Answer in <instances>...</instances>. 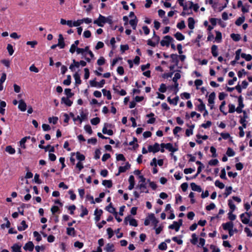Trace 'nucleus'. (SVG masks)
Here are the masks:
<instances>
[{
	"label": "nucleus",
	"mask_w": 252,
	"mask_h": 252,
	"mask_svg": "<svg viewBox=\"0 0 252 252\" xmlns=\"http://www.w3.org/2000/svg\"><path fill=\"white\" fill-rule=\"evenodd\" d=\"M94 24L97 25L99 27H103L105 24V17L99 14L98 18L94 21Z\"/></svg>",
	"instance_id": "1"
},
{
	"label": "nucleus",
	"mask_w": 252,
	"mask_h": 252,
	"mask_svg": "<svg viewBox=\"0 0 252 252\" xmlns=\"http://www.w3.org/2000/svg\"><path fill=\"white\" fill-rule=\"evenodd\" d=\"M164 39H162L160 42V45L161 46H167L169 47L170 42L174 41L173 38L170 35H166L163 37Z\"/></svg>",
	"instance_id": "2"
},
{
	"label": "nucleus",
	"mask_w": 252,
	"mask_h": 252,
	"mask_svg": "<svg viewBox=\"0 0 252 252\" xmlns=\"http://www.w3.org/2000/svg\"><path fill=\"white\" fill-rule=\"evenodd\" d=\"M148 149L149 152L156 153L160 150L159 144L158 143H155L154 145H149Z\"/></svg>",
	"instance_id": "3"
},
{
	"label": "nucleus",
	"mask_w": 252,
	"mask_h": 252,
	"mask_svg": "<svg viewBox=\"0 0 252 252\" xmlns=\"http://www.w3.org/2000/svg\"><path fill=\"white\" fill-rule=\"evenodd\" d=\"M216 98V94L215 92L211 93L209 96L208 99L209 104L210 106L211 109H213L214 108V104L215 103L214 100Z\"/></svg>",
	"instance_id": "4"
},
{
	"label": "nucleus",
	"mask_w": 252,
	"mask_h": 252,
	"mask_svg": "<svg viewBox=\"0 0 252 252\" xmlns=\"http://www.w3.org/2000/svg\"><path fill=\"white\" fill-rule=\"evenodd\" d=\"M57 45L61 49H63L65 47V44L64 41V38L62 34H60L59 35L58 43Z\"/></svg>",
	"instance_id": "5"
},
{
	"label": "nucleus",
	"mask_w": 252,
	"mask_h": 252,
	"mask_svg": "<svg viewBox=\"0 0 252 252\" xmlns=\"http://www.w3.org/2000/svg\"><path fill=\"white\" fill-rule=\"evenodd\" d=\"M34 246L32 241H29L23 247V249L25 251H29L30 252H32L33 250Z\"/></svg>",
	"instance_id": "6"
},
{
	"label": "nucleus",
	"mask_w": 252,
	"mask_h": 252,
	"mask_svg": "<svg viewBox=\"0 0 252 252\" xmlns=\"http://www.w3.org/2000/svg\"><path fill=\"white\" fill-rule=\"evenodd\" d=\"M18 108L20 111L22 112H24L26 110L27 104L23 99H20L19 101V105Z\"/></svg>",
	"instance_id": "7"
},
{
	"label": "nucleus",
	"mask_w": 252,
	"mask_h": 252,
	"mask_svg": "<svg viewBox=\"0 0 252 252\" xmlns=\"http://www.w3.org/2000/svg\"><path fill=\"white\" fill-rule=\"evenodd\" d=\"M69 97H63L61 98V104H65L67 106H71L73 103V101L69 99Z\"/></svg>",
	"instance_id": "8"
},
{
	"label": "nucleus",
	"mask_w": 252,
	"mask_h": 252,
	"mask_svg": "<svg viewBox=\"0 0 252 252\" xmlns=\"http://www.w3.org/2000/svg\"><path fill=\"white\" fill-rule=\"evenodd\" d=\"M233 223L232 221H228L222 224V228L225 230H228L233 228Z\"/></svg>",
	"instance_id": "9"
},
{
	"label": "nucleus",
	"mask_w": 252,
	"mask_h": 252,
	"mask_svg": "<svg viewBox=\"0 0 252 252\" xmlns=\"http://www.w3.org/2000/svg\"><path fill=\"white\" fill-rule=\"evenodd\" d=\"M150 217L152 223L154 226V228H156V227H157L158 225V223L159 222L158 220L157 219H156V218L155 216V215L153 213L150 214Z\"/></svg>",
	"instance_id": "10"
},
{
	"label": "nucleus",
	"mask_w": 252,
	"mask_h": 252,
	"mask_svg": "<svg viewBox=\"0 0 252 252\" xmlns=\"http://www.w3.org/2000/svg\"><path fill=\"white\" fill-rule=\"evenodd\" d=\"M128 182L129 183V185L128 187V189L129 190H131L134 188L135 185V180L134 177L133 175H130L129 176L128 179Z\"/></svg>",
	"instance_id": "11"
},
{
	"label": "nucleus",
	"mask_w": 252,
	"mask_h": 252,
	"mask_svg": "<svg viewBox=\"0 0 252 252\" xmlns=\"http://www.w3.org/2000/svg\"><path fill=\"white\" fill-rule=\"evenodd\" d=\"M103 213V211L101 209L98 210L96 209L94 211V215H95L94 220L96 221H98L100 220V217Z\"/></svg>",
	"instance_id": "12"
},
{
	"label": "nucleus",
	"mask_w": 252,
	"mask_h": 252,
	"mask_svg": "<svg viewBox=\"0 0 252 252\" xmlns=\"http://www.w3.org/2000/svg\"><path fill=\"white\" fill-rule=\"evenodd\" d=\"M190 187L191 189L193 191H197L198 192H201L202 191L201 188L194 183H191L190 184Z\"/></svg>",
	"instance_id": "13"
},
{
	"label": "nucleus",
	"mask_w": 252,
	"mask_h": 252,
	"mask_svg": "<svg viewBox=\"0 0 252 252\" xmlns=\"http://www.w3.org/2000/svg\"><path fill=\"white\" fill-rule=\"evenodd\" d=\"M155 114L153 112L150 113L146 115L147 117L150 118L147 122L148 124H152L156 121V118H154Z\"/></svg>",
	"instance_id": "14"
},
{
	"label": "nucleus",
	"mask_w": 252,
	"mask_h": 252,
	"mask_svg": "<svg viewBox=\"0 0 252 252\" xmlns=\"http://www.w3.org/2000/svg\"><path fill=\"white\" fill-rule=\"evenodd\" d=\"M188 27L190 30H193L194 28L195 21L193 18L189 17L188 19Z\"/></svg>",
	"instance_id": "15"
},
{
	"label": "nucleus",
	"mask_w": 252,
	"mask_h": 252,
	"mask_svg": "<svg viewBox=\"0 0 252 252\" xmlns=\"http://www.w3.org/2000/svg\"><path fill=\"white\" fill-rule=\"evenodd\" d=\"M198 101L200 104L197 106V110L201 112L206 109L205 105L201 99L198 98Z\"/></svg>",
	"instance_id": "16"
},
{
	"label": "nucleus",
	"mask_w": 252,
	"mask_h": 252,
	"mask_svg": "<svg viewBox=\"0 0 252 252\" xmlns=\"http://www.w3.org/2000/svg\"><path fill=\"white\" fill-rule=\"evenodd\" d=\"M171 59V62L175 63L176 65H178L179 63V60L178 57L179 56L177 54H172L170 56Z\"/></svg>",
	"instance_id": "17"
},
{
	"label": "nucleus",
	"mask_w": 252,
	"mask_h": 252,
	"mask_svg": "<svg viewBox=\"0 0 252 252\" xmlns=\"http://www.w3.org/2000/svg\"><path fill=\"white\" fill-rule=\"evenodd\" d=\"M21 226H17V229L20 231H24L28 227V225L27 224L25 220H22L21 222Z\"/></svg>",
	"instance_id": "18"
},
{
	"label": "nucleus",
	"mask_w": 252,
	"mask_h": 252,
	"mask_svg": "<svg viewBox=\"0 0 252 252\" xmlns=\"http://www.w3.org/2000/svg\"><path fill=\"white\" fill-rule=\"evenodd\" d=\"M166 149L171 153H174L178 150V148L173 147L172 144L170 143H167Z\"/></svg>",
	"instance_id": "19"
},
{
	"label": "nucleus",
	"mask_w": 252,
	"mask_h": 252,
	"mask_svg": "<svg viewBox=\"0 0 252 252\" xmlns=\"http://www.w3.org/2000/svg\"><path fill=\"white\" fill-rule=\"evenodd\" d=\"M129 23L132 27V29L133 30H135L138 23V19L137 17L135 16V18L130 20Z\"/></svg>",
	"instance_id": "20"
},
{
	"label": "nucleus",
	"mask_w": 252,
	"mask_h": 252,
	"mask_svg": "<svg viewBox=\"0 0 252 252\" xmlns=\"http://www.w3.org/2000/svg\"><path fill=\"white\" fill-rule=\"evenodd\" d=\"M12 252H22L21 251V245L16 243L11 247Z\"/></svg>",
	"instance_id": "21"
},
{
	"label": "nucleus",
	"mask_w": 252,
	"mask_h": 252,
	"mask_svg": "<svg viewBox=\"0 0 252 252\" xmlns=\"http://www.w3.org/2000/svg\"><path fill=\"white\" fill-rule=\"evenodd\" d=\"M66 233L68 235L74 237L76 235V231L73 227H67L66 228Z\"/></svg>",
	"instance_id": "22"
},
{
	"label": "nucleus",
	"mask_w": 252,
	"mask_h": 252,
	"mask_svg": "<svg viewBox=\"0 0 252 252\" xmlns=\"http://www.w3.org/2000/svg\"><path fill=\"white\" fill-rule=\"evenodd\" d=\"M211 53L212 55L214 57H217L218 56V46L216 45H213L211 47Z\"/></svg>",
	"instance_id": "23"
},
{
	"label": "nucleus",
	"mask_w": 252,
	"mask_h": 252,
	"mask_svg": "<svg viewBox=\"0 0 252 252\" xmlns=\"http://www.w3.org/2000/svg\"><path fill=\"white\" fill-rule=\"evenodd\" d=\"M105 209L107 211L113 214L116 212L115 208L113 207L112 203H110L108 206H107Z\"/></svg>",
	"instance_id": "24"
},
{
	"label": "nucleus",
	"mask_w": 252,
	"mask_h": 252,
	"mask_svg": "<svg viewBox=\"0 0 252 252\" xmlns=\"http://www.w3.org/2000/svg\"><path fill=\"white\" fill-rule=\"evenodd\" d=\"M114 246L113 244L108 243L105 248V250L107 252H113L115 251Z\"/></svg>",
	"instance_id": "25"
},
{
	"label": "nucleus",
	"mask_w": 252,
	"mask_h": 252,
	"mask_svg": "<svg viewBox=\"0 0 252 252\" xmlns=\"http://www.w3.org/2000/svg\"><path fill=\"white\" fill-rule=\"evenodd\" d=\"M101 91L103 95L106 96L108 100L112 99V95L110 91H107L105 89H103Z\"/></svg>",
	"instance_id": "26"
},
{
	"label": "nucleus",
	"mask_w": 252,
	"mask_h": 252,
	"mask_svg": "<svg viewBox=\"0 0 252 252\" xmlns=\"http://www.w3.org/2000/svg\"><path fill=\"white\" fill-rule=\"evenodd\" d=\"M102 184L106 186L108 188H111L112 187L113 183L112 181L111 180H104L102 181Z\"/></svg>",
	"instance_id": "27"
},
{
	"label": "nucleus",
	"mask_w": 252,
	"mask_h": 252,
	"mask_svg": "<svg viewBox=\"0 0 252 252\" xmlns=\"http://www.w3.org/2000/svg\"><path fill=\"white\" fill-rule=\"evenodd\" d=\"M240 217L241 218L242 222L245 224H247L249 222L250 219L248 217H245V213H242L240 215Z\"/></svg>",
	"instance_id": "28"
},
{
	"label": "nucleus",
	"mask_w": 252,
	"mask_h": 252,
	"mask_svg": "<svg viewBox=\"0 0 252 252\" xmlns=\"http://www.w3.org/2000/svg\"><path fill=\"white\" fill-rule=\"evenodd\" d=\"M168 228L174 229L176 232H178L180 229V226L176 223V221H174L172 224L168 226Z\"/></svg>",
	"instance_id": "29"
},
{
	"label": "nucleus",
	"mask_w": 252,
	"mask_h": 252,
	"mask_svg": "<svg viewBox=\"0 0 252 252\" xmlns=\"http://www.w3.org/2000/svg\"><path fill=\"white\" fill-rule=\"evenodd\" d=\"M174 37L179 41L183 40L185 39V36L181 32H178L174 34Z\"/></svg>",
	"instance_id": "30"
},
{
	"label": "nucleus",
	"mask_w": 252,
	"mask_h": 252,
	"mask_svg": "<svg viewBox=\"0 0 252 252\" xmlns=\"http://www.w3.org/2000/svg\"><path fill=\"white\" fill-rule=\"evenodd\" d=\"M232 190V187L231 186L226 187L225 188V192L224 193V197H227L231 193Z\"/></svg>",
	"instance_id": "31"
},
{
	"label": "nucleus",
	"mask_w": 252,
	"mask_h": 252,
	"mask_svg": "<svg viewBox=\"0 0 252 252\" xmlns=\"http://www.w3.org/2000/svg\"><path fill=\"white\" fill-rule=\"evenodd\" d=\"M73 77L75 81V84L78 85L81 84L82 81L79 73L78 72H75L73 75Z\"/></svg>",
	"instance_id": "32"
},
{
	"label": "nucleus",
	"mask_w": 252,
	"mask_h": 252,
	"mask_svg": "<svg viewBox=\"0 0 252 252\" xmlns=\"http://www.w3.org/2000/svg\"><path fill=\"white\" fill-rule=\"evenodd\" d=\"M245 20V16H243L242 17H240L236 20L235 23L237 26H240L244 23Z\"/></svg>",
	"instance_id": "33"
},
{
	"label": "nucleus",
	"mask_w": 252,
	"mask_h": 252,
	"mask_svg": "<svg viewBox=\"0 0 252 252\" xmlns=\"http://www.w3.org/2000/svg\"><path fill=\"white\" fill-rule=\"evenodd\" d=\"M216 34L215 40L217 43H220L222 39L221 33L219 31H216Z\"/></svg>",
	"instance_id": "34"
},
{
	"label": "nucleus",
	"mask_w": 252,
	"mask_h": 252,
	"mask_svg": "<svg viewBox=\"0 0 252 252\" xmlns=\"http://www.w3.org/2000/svg\"><path fill=\"white\" fill-rule=\"evenodd\" d=\"M5 151L9 154L13 155L15 153V150L11 146H7L6 147Z\"/></svg>",
	"instance_id": "35"
},
{
	"label": "nucleus",
	"mask_w": 252,
	"mask_h": 252,
	"mask_svg": "<svg viewBox=\"0 0 252 252\" xmlns=\"http://www.w3.org/2000/svg\"><path fill=\"white\" fill-rule=\"evenodd\" d=\"M179 99V97L178 96H176L174 97V101H173L171 98L170 97H168L167 98V101L170 104H173L174 105H176L177 104L178 101Z\"/></svg>",
	"instance_id": "36"
},
{
	"label": "nucleus",
	"mask_w": 252,
	"mask_h": 252,
	"mask_svg": "<svg viewBox=\"0 0 252 252\" xmlns=\"http://www.w3.org/2000/svg\"><path fill=\"white\" fill-rule=\"evenodd\" d=\"M179 99V97L178 96H176L174 97V101H173L171 98L170 97H168L167 98V101L170 104H173L174 105H176L177 104L178 101Z\"/></svg>",
	"instance_id": "37"
},
{
	"label": "nucleus",
	"mask_w": 252,
	"mask_h": 252,
	"mask_svg": "<svg viewBox=\"0 0 252 252\" xmlns=\"http://www.w3.org/2000/svg\"><path fill=\"white\" fill-rule=\"evenodd\" d=\"M241 57L245 59L246 61H250L252 60V56L250 54H246L245 53H241Z\"/></svg>",
	"instance_id": "38"
},
{
	"label": "nucleus",
	"mask_w": 252,
	"mask_h": 252,
	"mask_svg": "<svg viewBox=\"0 0 252 252\" xmlns=\"http://www.w3.org/2000/svg\"><path fill=\"white\" fill-rule=\"evenodd\" d=\"M137 187L141 190V192H145V193L149 192L148 190H145V189H147L146 185L145 183L138 185Z\"/></svg>",
	"instance_id": "39"
},
{
	"label": "nucleus",
	"mask_w": 252,
	"mask_h": 252,
	"mask_svg": "<svg viewBox=\"0 0 252 252\" xmlns=\"http://www.w3.org/2000/svg\"><path fill=\"white\" fill-rule=\"evenodd\" d=\"M230 37L234 41H238L241 39V36L239 34L233 33L230 34Z\"/></svg>",
	"instance_id": "40"
},
{
	"label": "nucleus",
	"mask_w": 252,
	"mask_h": 252,
	"mask_svg": "<svg viewBox=\"0 0 252 252\" xmlns=\"http://www.w3.org/2000/svg\"><path fill=\"white\" fill-rule=\"evenodd\" d=\"M228 205L230 209V211L233 212L235 210L236 206L231 199L228 200Z\"/></svg>",
	"instance_id": "41"
},
{
	"label": "nucleus",
	"mask_w": 252,
	"mask_h": 252,
	"mask_svg": "<svg viewBox=\"0 0 252 252\" xmlns=\"http://www.w3.org/2000/svg\"><path fill=\"white\" fill-rule=\"evenodd\" d=\"M191 237H192V239L190 241V243L194 245H196L198 242V238H197L196 234L193 233L191 235Z\"/></svg>",
	"instance_id": "42"
},
{
	"label": "nucleus",
	"mask_w": 252,
	"mask_h": 252,
	"mask_svg": "<svg viewBox=\"0 0 252 252\" xmlns=\"http://www.w3.org/2000/svg\"><path fill=\"white\" fill-rule=\"evenodd\" d=\"M76 158L80 161L81 162L85 159V157L84 155L81 154L80 152H77L76 153Z\"/></svg>",
	"instance_id": "43"
},
{
	"label": "nucleus",
	"mask_w": 252,
	"mask_h": 252,
	"mask_svg": "<svg viewBox=\"0 0 252 252\" xmlns=\"http://www.w3.org/2000/svg\"><path fill=\"white\" fill-rule=\"evenodd\" d=\"M64 94L66 95V97H71L73 95L74 93L71 92V90L69 88L65 89L64 90Z\"/></svg>",
	"instance_id": "44"
},
{
	"label": "nucleus",
	"mask_w": 252,
	"mask_h": 252,
	"mask_svg": "<svg viewBox=\"0 0 252 252\" xmlns=\"http://www.w3.org/2000/svg\"><path fill=\"white\" fill-rule=\"evenodd\" d=\"M9 55L10 56H12L14 52V50L13 48V46L11 44H8L6 48Z\"/></svg>",
	"instance_id": "45"
},
{
	"label": "nucleus",
	"mask_w": 252,
	"mask_h": 252,
	"mask_svg": "<svg viewBox=\"0 0 252 252\" xmlns=\"http://www.w3.org/2000/svg\"><path fill=\"white\" fill-rule=\"evenodd\" d=\"M185 27L186 25L184 20H182L180 22L178 23L177 24V28L180 30L184 29L185 28Z\"/></svg>",
	"instance_id": "46"
},
{
	"label": "nucleus",
	"mask_w": 252,
	"mask_h": 252,
	"mask_svg": "<svg viewBox=\"0 0 252 252\" xmlns=\"http://www.w3.org/2000/svg\"><path fill=\"white\" fill-rule=\"evenodd\" d=\"M238 106L242 108H243L245 106L243 103V98L242 95H240L238 98Z\"/></svg>",
	"instance_id": "47"
},
{
	"label": "nucleus",
	"mask_w": 252,
	"mask_h": 252,
	"mask_svg": "<svg viewBox=\"0 0 252 252\" xmlns=\"http://www.w3.org/2000/svg\"><path fill=\"white\" fill-rule=\"evenodd\" d=\"M226 154L228 157H233L235 155V153L232 148L229 147L227 149Z\"/></svg>",
	"instance_id": "48"
},
{
	"label": "nucleus",
	"mask_w": 252,
	"mask_h": 252,
	"mask_svg": "<svg viewBox=\"0 0 252 252\" xmlns=\"http://www.w3.org/2000/svg\"><path fill=\"white\" fill-rule=\"evenodd\" d=\"M100 120L98 117H95L91 120V123L93 125H97L100 123Z\"/></svg>",
	"instance_id": "49"
},
{
	"label": "nucleus",
	"mask_w": 252,
	"mask_h": 252,
	"mask_svg": "<svg viewBox=\"0 0 252 252\" xmlns=\"http://www.w3.org/2000/svg\"><path fill=\"white\" fill-rule=\"evenodd\" d=\"M129 222L130 225L135 226V227H136L138 226L137 221L135 219H133V218L131 219L130 218L129 220Z\"/></svg>",
	"instance_id": "50"
},
{
	"label": "nucleus",
	"mask_w": 252,
	"mask_h": 252,
	"mask_svg": "<svg viewBox=\"0 0 252 252\" xmlns=\"http://www.w3.org/2000/svg\"><path fill=\"white\" fill-rule=\"evenodd\" d=\"M225 104H226V103H225V101H223L221 102V103L220 105V111L221 112H222L224 115H227V112H225V111L223 110V109H224V106H225Z\"/></svg>",
	"instance_id": "51"
},
{
	"label": "nucleus",
	"mask_w": 252,
	"mask_h": 252,
	"mask_svg": "<svg viewBox=\"0 0 252 252\" xmlns=\"http://www.w3.org/2000/svg\"><path fill=\"white\" fill-rule=\"evenodd\" d=\"M228 218L229 220H230V221H232L236 219V216L235 215L233 214V212L229 211V212L228 213Z\"/></svg>",
	"instance_id": "52"
},
{
	"label": "nucleus",
	"mask_w": 252,
	"mask_h": 252,
	"mask_svg": "<svg viewBox=\"0 0 252 252\" xmlns=\"http://www.w3.org/2000/svg\"><path fill=\"white\" fill-rule=\"evenodd\" d=\"M33 234L37 242H39L42 240L41 236L37 231H34Z\"/></svg>",
	"instance_id": "53"
},
{
	"label": "nucleus",
	"mask_w": 252,
	"mask_h": 252,
	"mask_svg": "<svg viewBox=\"0 0 252 252\" xmlns=\"http://www.w3.org/2000/svg\"><path fill=\"white\" fill-rule=\"evenodd\" d=\"M215 185L220 189H222L224 188V185L219 180H216L215 181Z\"/></svg>",
	"instance_id": "54"
},
{
	"label": "nucleus",
	"mask_w": 252,
	"mask_h": 252,
	"mask_svg": "<svg viewBox=\"0 0 252 252\" xmlns=\"http://www.w3.org/2000/svg\"><path fill=\"white\" fill-rule=\"evenodd\" d=\"M71 77L70 75L67 76V79L64 80L63 82L64 85L68 86L71 84Z\"/></svg>",
	"instance_id": "55"
},
{
	"label": "nucleus",
	"mask_w": 252,
	"mask_h": 252,
	"mask_svg": "<svg viewBox=\"0 0 252 252\" xmlns=\"http://www.w3.org/2000/svg\"><path fill=\"white\" fill-rule=\"evenodd\" d=\"M48 121L49 123H52L54 125H56L58 122V118L57 117H50L48 119Z\"/></svg>",
	"instance_id": "56"
},
{
	"label": "nucleus",
	"mask_w": 252,
	"mask_h": 252,
	"mask_svg": "<svg viewBox=\"0 0 252 252\" xmlns=\"http://www.w3.org/2000/svg\"><path fill=\"white\" fill-rule=\"evenodd\" d=\"M84 129L86 130V131L88 132L89 134L91 135L93 133V130L90 125H85L84 126Z\"/></svg>",
	"instance_id": "57"
},
{
	"label": "nucleus",
	"mask_w": 252,
	"mask_h": 252,
	"mask_svg": "<svg viewBox=\"0 0 252 252\" xmlns=\"http://www.w3.org/2000/svg\"><path fill=\"white\" fill-rule=\"evenodd\" d=\"M105 63V60L103 57H100L97 61V64L98 65H102Z\"/></svg>",
	"instance_id": "58"
},
{
	"label": "nucleus",
	"mask_w": 252,
	"mask_h": 252,
	"mask_svg": "<svg viewBox=\"0 0 252 252\" xmlns=\"http://www.w3.org/2000/svg\"><path fill=\"white\" fill-rule=\"evenodd\" d=\"M68 193L70 194V198L71 200H74L76 199V194L74 193V191L72 189H70L69 191H68Z\"/></svg>",
	"instance_id": "59"
},
{
	"label": "nucleus",
	"mask_w": 252,
	"mask_h": 252,
	"mask_svg": "<svg viewBox=\"0 0 252 252\" xmlns=\"http://www.w3.org/2000/svg\"><path fill=\"white\" fill-rule=\"evenodd\" d=\"M220 178L223 180H226L227 177L226 176V171L224 168H222L221 170Z\"/></svg>",
	"instance_id": "60"
},
{
	"label": "nucleus",
	"mask_w": 252,
	"mask_h": 252,
	"mask_svg": "<svg viewBox=\"0 0 252 252\" xmlns=\"http://www.w3.org/2000/svg\"><path fill=\"white\" fill-rule=\"evenodd\" d=\"M158 248L159 250L164 251L166 250L167 246L165 242H162L158 245Z\"/></svg>",
	"instance_id": "61"
},
{
	"label": "nucleus",
	"mask_w": 252,
	"mask_h": 252,
	"mask_svg": "<svg viewBox=\"0 0 252 252\" xmlns=\"http://www.w3.org/2000/svg\"><path fill=\"white\" fill-rule=\"evenodd\" d=\"M158 91L162 93H164L166 92V86L165 84H164L163 83H162L160 85V87L158 89Z\"/></svg>",
	"instance_id": "62"
},
{
	"label": "nucleus",
	"mask_w": 252,
	"mask_h": 252,
	"mask_svg": "<svg viewBox=\"0 0 252 252\" xmlns=\"http://www.w3.org/2000/svg\"><path fill=\"white\" fill-rule=\"evenodd\" d=\"M210 152L212 154V157L213 158H216L218 156V155L216 153V149L214 147H211Z\"/></svg>",
	"instance_id": "63"
},
{
	"label": "nucleus",
	"mask_w": 252,
	"mask_h": 252,
	"mask_svg": "<svg viewBox=\"0 0 252 252\" xmlns=\"http://www.w3.org/2000/svg\"><path fill=\"white\" fill-rule=\"evenodd\" d=\"M107 232L108 235V238H111L114 235V232L113 229L111 227H109L107 229Z\"/></svg>",
	"instance_id": "64"
}]
</instances>
